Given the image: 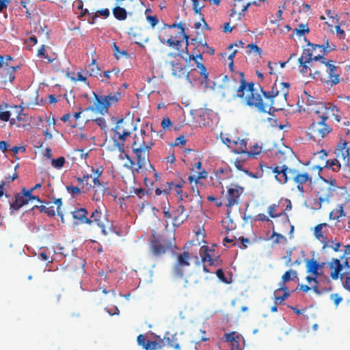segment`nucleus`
<instances>
[{"label": "nucleus", "mask_w": 350, "mask_h": 350, "mask_svg": "<svg viewBox=\"0 0 350 350\" xmlns=\"http://www.w3.org/2000/svg\"><path fill=\"white\" fill-rule=\"evenodd\" d=\"M213 252L214 250H211L207 246H202L200 248V255L202 258V261L204 262H208L209 263L213 259L212 253Z\"/></svg>", "instance_id": "nucleus-37"}, {"label": "nucleus", "mask_w": 350, "mask_h": 350, "mask_svg": "<svg viewBox=\"0 0 350 350\" xmlns=\"http://www.w3.org/2000/svg\"><path fill=\"white\" fill-rule=\"evenodd\" d=\"M232 143L234 145V152L237 154L245 153L249 157H254L255 155L260 154L261 152V147L259 146H256V148L258 149V151L256 152H253L252 150L247 151V142L243 139H241L238 138L237 140H233Z\"/></svg>", "instance_id": "nucleus-24"}, {"label": "nucleus", "mask_w": 350, "mask_h": 350, "mask_svg": "<svg viewBox=\"0 0 350 350\" xmlns=\"http://www.w3.org/2000/svg\"><path fill=\"white\" fill-rule=\"evenodd\" d=\"M122 133H113V140L114 146L118 148L120 153H124V144L126 139L129 137Z\"/></svg>", "instance_id": "nucleus-32"}, {"label": "nucleus", "mask_w": 350, "mask_h": 350, "mask_svg": "<svg viewBox=\"0 0 350 350\" xmlns=\"http://www.w3.org/2000/svg\"><path fill=\"white\" fill-rule=\"evenodd\" d=\"M350 142L340 138L334 149V154L338 159L343 161L344 165H349L350 161Z\"/></svg>", "instance_id": "nucleus-15"}, {"label": "nucleus", "mask_w": 350, "mask_h": 350, "mask_svg": "<svg viewBox=\"0 0 350 350\" xmlns=\"http://www.w3.org/2000/svg\"><path fill=\"white\" fill-rule=\"evenodd\" d=\"M329 227V226L328 224L321 223L317 225L313 230V234L315 238L323 244V249L328 247V240L324 234L328 232L327 228Z\"/></svg>", "instance_id": "nucleus-23"}, {"label": "nucleus", "mask_w": 350, "mask_h": 350, "mask_svg": "<svg viewBox=\"0 0 350 350\" xmlns=\"http://www.w3.org/2000/svg\"><path fill=\"white\" fill-rule=\"evenodd\" d=\"M72 217L77 220L79 224H86L90 222L88 215V212L85 208H77L72 212Z\"/></svg>", "instance_id": "nucleus-31"}, {"label": "nucleus", "mask_w": 350, "mask_h": 350, "mask_svg": "<svg viewBox=\"0 0 350 350\" xmlns=\"http://www.w3.org/2000/svg\"><path fill=\"white\" fill-rule=\"evenodd\" d=\"M294 169L289 168L287 165L276 166L273 168L275 179L281 184H285L288 180H291V172Z\"/></svg>", "instance_id": "nucleus-18"}, {"label": "nucleus", "mask_w": 350, "mask_h": 350, "mask_svg": "<svg viewBox=\"0 0 350 350\" xmlns=\"http://www.w3.org/2000/svg\"><path fill=\"white\" fill-rule=\"evenodd\" d=\"M36 208L40 213H46L49 217H54L55 211L53 206H46L44 205H36L33 208Z\"/></svg>", "instance_id": "nucleus-40"}, {"label": "nucleus", "mask_w": 350, "mask_h": 350, "mask_svg": "<svg viewBox=\"0 0 350 350\" xmlns=\"http://www.w3.org/2000/svg\"><path fill=\"white\" fill-rule=\"evenodd\" d=\"M132 123L129 121H125L124 118L119 120L115 128L113 129V133H124L126 135L130 136L131 134Z\"/></svg>", "instance_id": "nucleus-27"}, {"label": "nucleus", "mask_w": 350, "mask_h": 350, "mask_svg": "<svg viewBox=\"0 0 350 350\" xmlns=\"http://www.w3.org/2000/svg\"><path fill=\"white\" fill-rule=\"evenodd\" d=\"M228 67H229L230 71L232 72V74L229 77L225 76V77L224 79V86H226L230 90H233V91L236 92V89H233V88H230V84H231L230 83V80L232 79V77H233V75L235 73L241 72L240 71H234L233 60H232V62H230Z\"/></svg>", "instance_id": "nucleus-39"}, {"label": "nucleus", "mask_w": 350, "mask_h": 350, "mask_svg": "<svg viewBox=\"0 0 350 350\" xmlns=\"http://www.w3.org/2000/svg\"><path fill=\"white\" fill-rule=\"evenodd\" d=\"M18 178V174L14 173L12 176H9L5 177V180L1 181V183H5V187H8L9 184L13 182L15 179Z\"/></svg>", "instance_id": "nucleus-60"}, {"label": "nucleus", "mask_w": 350, "mask_h": 350, "mask_svg": "<svg viewBox=\"0 0 350 350\" xmlns=\"http://www.w3.org/2000/svg\"><path fill=\"white\" fill-rule=\"evenodd\" d=\"M85 70L90 77H94L98 79L102 77V73L100 72V68L96 64V59H92V62L86 66Z\"/></svg>", "instance_id": "nucleus-33"}, {"label": "nucleus", "mask_w": 350, "mask_h": 350, "mask_svg": "<svg viewBox=\"0 0 350 350\" xmlns=\"http://www.w3.org/2000/svg\"><path fill=\"white\" fill-rule=\"evenodd\" d=\"M278 207V204H272L268 207V214L272 218L279 217L282 215H284L287 217V215L285 213H276L275 211L277 208Z\"/></svg>", "instance_id": "nucleus-43"}, {"label": "nucleus", "mask_w": 350, "mask_h": 350, "mask_svg": "<svg viewBox=\"0 0 350 350\" xmlns=\"http://www.w3.org/2000/svg\"><path fill=\"white\" fill-rule=\"evenodd\" d=\"M165 344L167 343L171 347L176 350H180L182 347L187 343V340L183 333H176L170 337H164Z\"/></svg>", "instance_id": "nucleus-19"}, {"label": "nucleus", "mask_w": 350, "mask_h": 350, "mask_svg": "<svg viewBox=\"0 0 350 350\" xmlns=\"http://www.w3.org/2000/svg\"><path fill=\"white\" fill-rule=\"evenodd\" d=\"M201 275L199 274L191 273L189 275L188 279L186 280V283L197 284L201 280Z\"/></svg>", "instance_id": "nucleus-51"}, {"label": "nucleus", "mask_w": 350, "mask_h": 350, "mask_svg": "<svg viewBox=\"0 0 350 350\" xmlns=\"http://www.w3.org/2000/svg\"><path fill=\"white\" fill-rule=\"evenodd\" d=\"M11 113L9 111H2L0 110V120L4 122H8L10 120Z\"/></svg>", "instance_id": "nucleus-59"}, {"label": "nucleus", "mask_w": 350, "mask_h": 350, "mask_svg": "<svg viewBox=\"0 0 350 350\" xmlns=\"http://www.w3.org/2000/svg\"><path fill=\"white\" fill-rule=\"evenodd\" d=\"M324 167L331 170L334 172H337L341 169V163H340L338 159L336 157L334 159H327L325 161Z\"/></svg>", "instance_id": "nucleus-36"}, {"label": "nucleus", "mask_w": 350, "mask_h": 350, "mask_svg": "<svg viewBox=\"0 0 350 350\" xmlns=\"http://www.w3.org/2000/svg\"><path fill=\"white\" fill-rule=\"evenodd\" d=\"M323 47H321L323 55L327 54L329 52L332 51H334L336 49V46L334 44H329L328 40H326L325 42L321 44Z\"/></svg>", "instance_id": "nucleus-49"}, {"label": "nucleus", "mask_w": 350, "mask_h": 350, "mask_svg": "<svg viewBox=\"0 0 350 350\" xmlns=\"http://www.w3.org/2000/svg\"><path fill=\"white\" fill-rule=\"evenodd\" d=\"M90 222L87 224L92 225L93 223L96 224L101 230L102 233L107 236L108 232L106 230V226L109 224V220L106 215H103L102 212L98 209H95L88 217Z\"/></svg>", "instance_id": "nucleus-16"}, {"label": "nucleus", "mask_w": 350, "mask_h": 350, "mask_svg": "<svg viewBox=\"0 0 350 350\" xmlns=\"http://www.w3.org/2000/svg\"><path fill=\"white\" fill-rule=\"evenodd\" d=\"M308 109L310 111V113L316 116L314 120L327 121L331 115L336 118L338 117V115L336 113V112L338 111L336 106L329 103L327 104L324 103H317L311 106V108Z\"/></svg>", "instance_id": "nucleus-7"}, {"label": "nucleus", "mask_w": 350, "mask_h": 350, "mask_svg": "<svg viewBox=\"0 0 350 350\" xmlns=\"http://www.w3.org/2000/svg\"><path fill=\"white\" fill-rule=\"evenodd\" d=\"M154 340L150 341L146 337L140 334L137 336V341L139 345L143 347L146 350L161 349L165 346V338H161L159 336H154Z\"/></svg>", "instance_id": "nucleus-14"}, {"label": "nucleus", "mask_w": 350, "mask_h": 350, "mask_svg": "<svg viewBox=\"0 0 350 350\" xmlns=\"http://www.w3.org/2000/svg\"><path fill=\"white\" fill-rule=\"evenodd\" d=\"M322 55H319L312 57V62L317 63V61L320 62V65L322 70H325L328 74V79L325 83L329 84L331 86L336 85L339 82V75L336 74V67L332 64V61L327 62L326 59Z\"/></svg>", "instance_id": "nucleus-9"}, {"label": "nucleus", "mask_w": 350, "mask_h": 350, "mask_svg": "<svg viewBox=\"0 0 350 350\" xmlns=\"http://www.w3.org/2000/svg\"><path fill=\"white\" fill-rule=\"evenodd\" d=\"M330 298L336 306H338L342 300V298L338 293L332 294Z\"/></svg>", "instance_id": "nucleus-61"}, {"label": "nucleus", "mask_w": 350, "mask_h": 350, "mask_svg": "<svg viewBox=\"0 0 350 350\" xmlns=\"http://www.w3.org/2000/svg\"><path fill=\"white\" fill-rule=\"evenodd\" d=\"M29 194H27V189L23 188L21 192L17 193L14 195V200L10 203V208L12 212L19 210L23 206L28 203Z\"/></svg>", "instance_id": "nucleus-21"}, {"label": "nucleus", "mask_w": 350, "mask_h": 350, "mask_svg": "<svg viewBox=\"0 0 350 350\" xmlns=\"http://www.w3.org/2000/svg\"><path fill=\"white\" fill-rule=\"evenodd\" d=\"M172 122L169 118H164L161 123V126L163 129H166L169 128L170 126H172Z\"/></svg>", "instance_id": "nucleus-64"}, {"label": "nucleus", "mask_w": 350, "mask_h": 350, "mask_svg": "<svg viewBox=\"0 0 350 350\" xmlns=\"http://www.w3.org/2000/svg\"><path fill=\"white\" fill-rule=\"evenodd\" d=\"M346 216V213L344 210L343 204H338L336 208H334L329 215V218L331 220H338L339 221L340 218Z\"/></svg>", "instance_id": "nucleus-35"}, {"label": "nucleus", "mask_w": 350, "mask_h": 350, "mask_svg": "<svg viewBox=\"0 0 350 350\" xmlns=\"http://www.w3.org/2000/svg\"><path fill=\"white\" fill-rule=\"evenodd\" d=\"M191 256L188 252H184L177 255L176 260L174 262L173 271L176 277L183 278L185 273L190 267Z\"/></svg>", "instance_id": "nucleus-11"}, {"label": "nucleus", "mask_w": 350, "mask_h": 350, "mask_svg": "<svg viewBox=\"0 0 350 350\" xmlns=\"http://www.w3.org/2000/svg\"><path fill=\"white\" fill-rule=\"evenodd\" d=\"M103 170V167L102 165H99L97 167H92V172L95 175V176H98V178H99L102 176Z\"/></svg>", "instance_id": "nucleus-58"}, {"label": "nucleus", "mask_w": 350, "mask_h": 350, "mask_svg": "<svg viewBox=\"0 0 350 350\" xmlns=\"http://www.w3.org/2000/svg\"><path fill=\"white\" fill-rule=\"evenodd\" d=\"M294 32L299 36H302L306 33H308L310 32V29L307 24H299V27L294 29Z\"/></svg>", "instance_id": "nucleus-44"}, {"label": "nucleus", "mask_w": 350, "mask_h": 350, "mask_svg": "<svg viewBox=\"0 0 350 350\" xmlns=\"http://www.w3.org/2000/svg\"><path fill=\"white\" fill-rule=\"evenodd\" d=\"M175 27H177L178 29V31L174 35L171 33H169L167 36L168 38L166 40L163 38V40L162 42H166L170 46H174L178 48L179 46L181 45V43L183 42V40H185L186 45L187 46L189 44V36H187L185 33V29L181 23L178 24L174 23L172 25H164L165 29L167 28L169 30H170Z\"/></svg>", "instance_id": "nucleus-8"}, {"label": "nucleus", "mask_w": 350, "mask_h": 350, "mask_svg": "<svg viewBox=\"0 0 350 350\" xmlns=\"http://www.w3.org/2000/svg\"><path fill=\"white\" fill-rule=\"evenodd\" d=\"M291 180L297 186V190L301 193L305 192L304 186L310 185L312 182V176L307 172H299L294 169L291 172Z\"/></svg>", "instance_id": "nucleus-12"}, {"label": "nucleus", "mask_w": 350, "mask_h": 350, "mask_svg": "<svg viewBox=\"0 0 350 350\" xmlns=\"http://www.w3.org/2000/svg\"><path fill=\"white\" fill-rule=\"evenodd\" d=\"M66 190L72 196H78L81 193V189L78 187L66 186Z\"/></svg>", "instance_id": "nucleus-53"}, {"label": "nucleus", "mask_w": 350, "mask_h": 350, "mask_svg": "<svg viewBox=\"0 0 350 350\" xmlns=\"http://www.w3.org/2000/svg\"><path fill=\"white\" fill-rule=\"evenodd\" d=\"M243 192V188L239 185H234L228 189L226 206L231 207L237 204L239 201V198Z\"/></svg>", "instance_id": "nucleus-26"}, {"label": "nucleus", "mask_w": 350, "mask_h": 350, "mask_svg": "<svg viewBox=\"0 0 350 350\" xmlns=\"http://www.w3.org/2000/svg\"><path fill=\"white\" fill-rule=\"evenodd\" d=\"M310 75H313V78H319L323 82L328 79V74L325 70H322L321 66L315 63V66L309 68Z\"/></svg>", "instance_id": "nucleus-29"}, {"label": "nucleus", "mask_w": 350, "mask_h": 350, "mask_svg": "<svg viewBox=\"0 0 350 350\" xmlns=\"http://www.w3.org/2000/svg\"><path fill=\"white\" fill-rule=\"evenodd\" d=\"M230 80V86L236 89L234 97L243 99L245 104L250 107H255L259 111L270 113L273 105V99L275 97L281 96L286 100V96L288 94V83L281 82L278 84L280 91L274 92V88L271 91H265L260 88V91L265 98L263 100L260 94L256 92L254 89L253 82H247L245 78L244 72H237Z\"/></svg>", "instance_id": "nucleus-1"}, {"label": "nucleus", "mask_w": 350, "mask_h": 350, "mask_svg": "<svg viewBox=\"0 0 350 350\" xmlns=\"http://www.w3.org/2000/svg\"><path fill=\"white\" fill-rule=\"evenodd\" d=\"M290 295L289 292H284V294L281 296H275V304H281L287 297Z\"/></svg>", "instance_id": "nucleus-54"}, {"label": "nucleus", "mask_w": 350, "mask_h": 350, "mask_svg": "<svg viewBox=\"0 0 350 350\" xmlns=\"http://www.w3.org/2000/svg\"><path fill=\"white\" fill-rule=\"evenodd\" d=\"M93 183H94V185H92L91 184H89L88 183H85L88 190H90V189H94L93 200H99L98 195L100 193H102L103 195H105V194L109 195V193L108 192V187H107V184L100 183L99 178H98V176H94L93 178Z\"/></svg>", "instance_id": "nucleus-17"}, {"label": "nucleus", "mask_w": 350, "mask_h": 350, "mask_svg": "<svg viewBox=\"0 0 350 350\" xmlns=\"http://www.w3.org/2000/svg\"><path fill=\"white\" fill-rule=\"evenodd\" d=\"M113 49L114 55L117 59H118L120 57V55H118V53H119L120 55V56L128 55V53L126 51H120L119 47L116 45V43H113Z\"/></svg>", "instance_id": "nucleus-56"}, {"label": "nucleus", "mask_w": 350, "mask_h": 350, "mask_svg": "<svg viewBox=\"0 0 350 350\" xmlns=\"http://www.w3.org/2000/svg\"><path fill=\"white\" fill-rule=\"evenodd\" d=\"M321 183H320L317 196L318 197L319 207L323 203H329L330 200L338 193V191L343 188L337 184V181L334 178L320 177Z\"/></svg>", "instance_id": "nucleus-4"}, {"label": "nucleus", "mask_w": 350, "mask_h": 350, "mask_svg": "<svg viewBox=\"0 0 350 350\" xmlns=\"http://www.w3.org/2000/svg\"><path fill=\"white\" fill-rule=\"evenodd\" d=\"M198 173V176L196 177L195 176H190L189 177V180L190 183H193V182L196 184L198 182V180L202 178H205L207 176V172L203 170L202 171H196Z\"/></svg>", "instance_id": "nucleus-45"}, {"label": "nucleus", "mask_w": 350, "mask_h": 350, "mask_svg": "<svg viewBox=\"0 0 350 350\" xmlns=\"http://www.w3.org/2000/svg\"><path fill=\"white\" fill-rule=\"evenodd\" d=\"M175 238L172 240L162 239L161 240L154 239L150 243V247L152 253L155 256L164 254L167 250H173L176 245L174 244Z\"/></svg>", "instance_id": "nucleus-13"}, {"label": "nucleus", "mask_w": 350, "mask_h": 350, "mask_svg": "<svg viewBox=\"0 0 350 350\" xmlns=\"http://www.w3.org/2000/svg\"><path fill=\"white\" fill-rule=\"evenodd\" d=\"M299 64H308L310 66H315L312 62V53L309 49L303 50L301 57L298 59Z\"/></svg>", "instance_id": "nucleus-34"}, {"label": "nucleus", "mask_w": 350, "mask_h": 350, "mask_svg": "<svg viewBox=\"0 0 350 350\" xmlns=\"http://www.w3.org/2000/svg\"><path fill=\"white\" fill-rule=\"evenodd\" d=\"M14 109H16V112L18 113L16 116V119L18 121H23L24 120V118L23 116H25V115L23 113V108L21 106L15 105Z\"/></svg>", "instance_id": "nucleus-55"}, {"label": "nucleus", "mask_w": 350, "mask_h": 350, "mask_svg": "<svg viewBox=\"0 0 350 350\" xmlns=\"http://www.w3.org/2000/svg\"><path fill=\"white\" fill-rule=\"evenodd\" d=\"M18 66H9L1 69L0 71V83L4 88L8 83H12L15 79V72Z\"/></svg>", "instance_id": "nucleus-22"}, {"label": "nucleus", "mask_w": 350, "mask_h": 350, "mask_svg": "<svg viewBox=\"0 0 350 350\" xmlns=\"http://www.w3.org/2000/svg\"><path fill=\"white\" fill-rule=\"evenodd\" d=\"M239 3H242V9H241V12L238 14V19L239 20H241L242 17H243L245 16V12L247 10L248 7L250 5H252V4H254L256 5H260V1H254L253 2H249V3H244V1L243 0H241V1H239Z\"/></svg>", "instance_id": "nucleus-42"}, {"label": "nucleus", "mask_w": 350, "mask_h": 350, "mask_svg": "<svg viewBox=\"0 0 350 350\" xmlns=\"http://www.w3.org/2000/svg\"><path fill=\"white\" fill-rule=\"evenodd\" d=\"M112 12L114 17L118 21H124L127 18V12L124 8L116 6Z\"/></svg>", "instance_id": "nucleus-38"}, {"label": "nucleus", "mask_w": 350, "mask_h": 350, "mask_svg": "<svg viewBox=\"0 0 350 350\" xmlns=\"http://www.w3.org/2000/svg\"><path fill=\"white\" fill-rule=\"evenodd\" d=\"M66 162L64 157H60L57 159H53L51 161L52 165L57 169L62 167Z\"/></svg>", "instance_id": "nucleus-50"}, {"label": "nucleus", "mask_w": 350, "mask_h": 350, "mask_svg": "<svg viewBox=\"0 0 350 350\" xmlns=\"http://www.w3.org/2000/svg\"><path fill=\"white\" fill-rule=\"evenodd\" d=\"M180 55L177 53L167 54V63L172 67V75L177 78H187L189 79V74L185 66L180 62Z\"/></svg>", "instance_id": "nucleus-10"}, {"label": "nucleus", "mask_w": 350, "mask_h": 350, "mask_svg": "<svg viewBox=\"0 0 350 350\" xmlns=\"http://www.w3.org/2000/svg\"><path fill=\"white\" fill-rule=\"evenodd\" d=\"M184 183L185 181L183 180H181L178 183H174L173 182L168 183V187H171L172 189H174L176 193L179 196V200H183V191L181 188L183 187Z\"/></svg>", "instance_id": "nucleus-41"}, {"label": "nucleus", "mask_w": 350, "mask_h": 350, "mask_svg": "<svg viewBox=\"0 0 350 350\" xmlns=\"http://www.w3.org/2000/svg\"><path fill=\"white\" fill-rule=\"evenodd\" d=\"M226 342H230V350H242L243 346L241 342L243 341V338L241 334L236 332H231L230 333H226L224 336Z\"/></svg>", "instance_id": "nucleus-20"}, {"label": "nucleus", "mask_w": 350, "mask_h": 350, "mask_svg": "<svg viewBox=\"0 0 350 350\" xmlns=\"http://www.w3.org/2000/svg\"><path fill=\"white\" fill-rule=\"evenodd\" d=\"M185 211V208L183 204H179L177 208L172 212L173 214V222L172 225L174 228L179 227L184 221L185 219L182 218V216Z\"/></svg>", "instance_id": "nucleus-30"}, {"label": "nucleus", "mask_w": 350, "mask_h": 350, "mask_svg": "<svg viewBox=\"0 0 350 350\" xmlns=\"http://www.w3.org/2000/svg\"><path fill=\"white\" fill-rule=\"evenodd\" d=\"M119 72V70H116L115 69H113L111 70H106L103 72L102 74V77H99L101 81L107 83L108 82V80L111 79V74H113L114 75H117Z\"/></svg>", "instance_id": "nucleus-47"}, {"label": "nucleus", "mask_w": 350, "mask_h": 350, "mask_svg": "<svg viewBox=\"0 0 350 350\" xmlns=\"http://www.w3.org/2000/svg\"><path fill=\"white\" fill-rule=\"evenodd\" d=\"M54 203L57 206V213L61 217L62 221H63L64 217L63 214L60 211L61 206L62 204V201L61 198L55 199Z\"/></svg>", "instance_id": "nucleus-57"}, {"label": "nucleus", "mask_w": 350, "mask_h": 350, "mask_svg": "<svg viewBox=\"0 0 350 350\" xmlns=\"http://www.w3.org/2000/svg\"><path fill=\"white\" fill-rule=\"evenodd\" d=\"M340 261V259L333 258L327 263L328 267L331 271L330 278L334 280H336L339 278H342L341 271L344 268V265Z\"/></svg>", "instance_id": "nucleus-25"}, {"label": "nucleus", "mask_w": 350, "mask_h": 350, "mask_svg": "<svg viewBox=\"0 0 350 350\" xmlns=\"http://www.w3.org/2000/svg\"><path fill=\"white\" fill-rule=\"evenodd\" d=\"M146 18L152 27H155V25L158 23L159 21L156 16L149 15L147 16Z\"/></svg>", "instance_id": "nucleus-63"}, {"label": "nucleus", "mask_w": 350, "mask_h": 350, "mask_svg": "<svg viewBox=\"0 0 350 350\" xmlns=\"http://www.w3.org/2000/svg\"><path fill=\"white\" fill-rule=\"evenodd\" d=\"M142 139L137 136H135L134 141L132 144L133 151L136 156L137 168L136 171H139V169L146 166L149 161V153L150 150L153 146V143L148 142L146 143L143 135L146 134L144 130L141 129Z\"/></svg>", "instance_id": "nucleus-3"}, {"label": "nucleus", "mask_w": 350, "mask_h": 350, "mask_svg": "<svg viewBox=\"0 0 350 350\" xmlns=\"http://www.w3.org/2000/svg\"><path fill=\"white\" fill-rule=\"evenodd\" d=\"M332 131V127L327 124L326 121L313 120L309 126L307 131V135L309 139L314 142H320L322 139L327 137Z\"/></svg>", "instance_id": "nucleus-5"}, {"label": "nucleus", "mask_w": 350, "mask_h": 350, "mask_svg": "<svg viewBox=\"0 0 350 350\" xmlns=\"http://www.w3.org/2000/svg\"><path fill=\"white\" fill-rule=\"evenodd\" d=\"M205 6L204 3L200 2V0H192L193 10L195 14L201 15V10Z\"/></svg>", "instance_id": "nucleus-48"}, {"label": "nucleus", "mask_w": 350, "mask_h": 350, "mask_svg": "<svg viewBox=\"0 0 350 350\" xmlns=\"http://www.w3.org/2000/svg\"><path fill=\"white\" fill-rule=\"evenodd\" d=\"M94 94V105L95 109L101 114L108 113V108L117 103L121 97L120 92L110 93L106 96Z\"/></svg>", "instance_id": "nucleus-6"}, {"label": "nucleus", "mask_w": 350, "mask_h": 350, "mask_svg": "<svg viewBox=\"0 0 350 350\" xmlns=\"http://www.w3.org/2000/svg\"><path fill=\"white\" fill-rule=\"evenodd\" d=\"M200 60H202V53H193L189 55V60H193L196 64L197 68L200 69V74L205 80L208 78V73L206 72L205 66L202 64Z\"/></svg>", "instance_id": "nucleus-28"}, {"label": "nucleus", "mask_w": 350, "mask_h": 350, "mask_svg": "<svg viewBox=\"0 0 350 350\" xmlns=\"http://www.w3.org/2000/svg\"><path fill=\"white\" fill-rule=\"evenodd\" d=\"M343 250V255L341 256L340 260H342L344 258L350 259V245H345Z\"/></svg>", "instance_id": "nucleus-62"}, {"label": "nucleus", "mask_w": 350, "mask_h": 350, "mask_svg": "<svg viewBox=\"0 0 350 350\" xmlns=\"http://www.w3.org/2000/svg\"><path fill=\"white\" fill-rule=\"evenodd\" d=\"M297 278V271L291 269V270L286 271L283 274V275L282 277V280L284 283H286V282L290 281L291 279L293 280V278Z\"/></svg>", "instance_id": "nucleus-46"}, {"label": "nucleus", "mask_w": 350, "mask_h": 350, "mask_svg": "<svg viewBox=\"0 0 350 350\" xmlns=\"http://www.w3.org/2000/svg\"><path fill=\"white\" fill-rule=\"evenodd\" d=\"M306 280L312 284V288L317 295H323L331 291V280L329 278L321 271L318 265V261L314 258L306 259Z\"/></svg>", "instance_id": "nucleus-2"}, {"label": "nucleus", "mask_w": 350, "mask_h": 350, "mask_svg": "<svg viewBox=\"0 0 350 350\" xmlns=\"http://www.w3.org/2000/svg\"><path fill=\"white\" fill-rule=\"evenodd\" d=\"M234 166L239 171H243L245 174H247L249 176L253 177V178H258V176L253 174L252 172H250L247 170L243 168V165L240 161L237 160L234 162Z\"/></svg>", "instance_id": "nucleus-52"}]
</instances>
